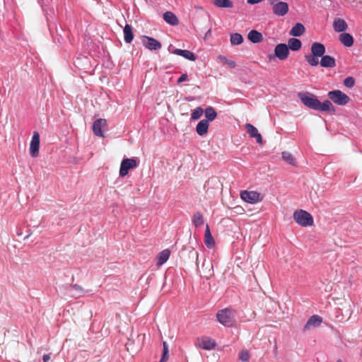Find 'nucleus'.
Wrapping results in <instances>:
<instances>
[{"label":"nucleus","instance_id":"nucleus-1","mask_svg":"<svg viewBox=\"0 0 362 362\" xmlns=\"http://www.w3.org/2000/svg\"><path fill=\"white\" fill-rule=\"evenodd\" d=\"M299 98L302 103L310 109L320 112L335 111V107L329 100L320 102L315 95L310 93H300Z\"/></svg>","mask_w":362,"mask_h":362},{"label":"nucleus","instance_id":"nucleus-2","mask_svg":"<svg viewBox=\"0 0 362 362\" xmlns=\"http://www.w3.org/2000/svg\"><path fill=\"white\" fill-rule=\"evenodd\" d=\"M311 54H306L305 56V61L312 66H317L319 64V58L322 57L326 49L323 44L320 42H314L312 44Z\"/></svg>","mask_w":362,"mask_h":362},{"label":"nucleus","instance_id":"nucleus-3","mask_svg":"<svg viewBox=\"0 0 362 362\" xmlns=\"http://www.w3.org/2000/svg\"><path fill=\"white\" fill-rule=\"evenodd\" d=\"M217 321L226 327H231L235 324V311L230 308L218 310L216 313Z\"/></svg>","mask_w":362,"mask_h":362},{"label":"nucleus","instance_id":"nucleus-4","mask_svg":"<svg viewBox=\"0 0 362 362\" xmlns=\"http://www.w3.org/2000/svg\"><path fill=\"white\" fill-rule=\"evenodd\" d=\"M293 218L295 221L301 226L306 227L313 224L312 215L303 209L295 211L293 213Z\"/></svg>","mask_w":362,"mask_h":362},{"label":"nucleus","instance_id":"nucleus-5","mask_svg":"<svg viewBox=\"0 0 362 362\" xmlns=\"http://www.w3.org/2000/svg\"><path fill=\"white\" fill-rule=\"evenodd\" d=\"M327 96L334 104L339 106H344L350 101V98L340 90L329 91Z\"/></svg>","mask_w":362,"mask_h":362},{"label":"nucleus","instance_id":"nucleus-6","mask_svg":"<svg viewBox=\"0 0 362 362\" xmlns=\"http://www.w3.org/2000/svg\"><path fill=\"white\" fill-rule=\"evenodd\" d=\"M272 6L273 13L279 17L284 16L288 12V4L279 0H267Z\"/></svg>","mask_w":362,"mask_h":362},{"label":"nucleus","instance_id":"nucleus-7","mask_svg":"<svg viewBox=\"0 0 362 362\" xmlns=\"http://www.w3.org/2000/svg\"><path fill=\"white\" fill-rule=\"evenodd\" d=\"M138 165V158L136 157L124 158L120 164L119 175L121 177L126 176L130 169L137 168Z\"/></svg>","mask_w":362,"mask_h":362},{"label":"nucleus","instance_id":"nucleus-8","mask_svg":"<svg viewBox=\"0 0 362 362\" xmlns=\"http://www.w3.org/2000/svg\"><path fill=\"white\" fill-rule=\"evenodd\" d=\"M289 53L288 46L285 43H279L275 47L274 54L269 56V59L271 61L272 59L278 58L284 61L288 58Z\"/></svg>","mask_w":362,"mask_h":362},{"label":"nucleus","instance_id":"nucleus-9","mask_svg":"<svg viewBox=\"0 0 362 362\" xmlns=\"http://www.w3.org/2000/svg\"><path fill=\"white\" fill-rule=\"evenodd\" d=\"M240 198L247 203L257 204L263 199V196L256 191L243 190L240 192Z\"/></svg>","mask_w":362,"mask_h":362},{"label":"nucleus","instance_id":"nucleus-10","mask_svg":"<svg viewBox=\"0 0 362 362\" xmlns=\"http://www.w3.org/2000/svg\"><path fill=\"white\" fill-rule=\"evenodd\" d=\"M40 134L35 131L33 134L32 140L30 144V154L33 158H36L39 155L40 148Z\"/></svg>","mask_w":362,"mask_h":362},{"label":"nucleus","instance_id":"nucleus-11","mask_svg":"<svg viewBox=\"0 0 362 362\" xmlns=\"http://www.w3.org/2000/svg\"><path fill=\"white\" fill-rule=\"evenodd\" d=\"M245 129H246L247 133L249 134V136L251 138L255 139L256 142L257 144H262L263 141H262V135L259 133L257 129L255 126H253L251 124L247 123L245 124Z\"/></svg>","mask_w":362,"mask_h":362},{"label":"nucleus","instance_id":"nucleus-12","mask_svg":"<svg viewBox=\"0 0 362 362\" xmlns=\"http://www.w3.org/2000/svg\"><path fill=\"white\" fill-rule=\"evenodd\" d=\"M322 322V318L320 316L313 315L308 319L306 324L304 325L303 331L305 332L312 327H319Z\"/></svg>","mask_w":362,"mask_h":362},{"label":"nucleus","instance_id":"nucleus-13","mask_svg":"<svg viewBox=\"0 0 362 362\" xmlns=\"http://www.w3.org/2000/svg\"><path fill=\"white\" fill-rule=\"evenodd\" d=\"M107 125V122L105 119H98L93 122V131L95 135L103 137L104 133L103 127Z\"/></svg>","mask_w":362,"mask_h":362},{"label":"nucleus","instance_id":"nucleus-14","mask_svg":"<svg viewBox=\"0 0 362 362\" xmlns=\"http://www.w3.org/2000/svg\"><path fill=\"white\" fill-rule=\"evenodd\" d=\"M66 290L74 298H78L84 295V289L78 284H70Z\"/></svg>","mask_w":362,"mask_h":362},{"label":"nucleus","instance_id":"nucleus-15","mask_svg":"<svg viewBox=\"0 0 362 362\" xmlns=\"http://www.w3.org/2000/svg\"><path fill=\"white\" fill-rule=\"evenodd\" d=\"M146 40V44L144 46L150 50H158L161 48V43L153 37L148 36H144Z\"/></svg>","mask_w":362,"mask_h":362},{"label":"nucleus","instance_id":"nucleus-16","mask_svg":"<svg viewBox=\"0 0 362 362\" xmlns=\"http://www.w3.org/2000/svg\"><path fill=\"white\" fill-rule=\"evenodd\" d=\"M172 52L176 55L182 56V57L189 61L193 62L196 60V56L192 52L189 50L175 49Z\"/></svg>","mask_w":362,"mask_h":362},{"label":"nucleus","instance_id":"nucleus-17","mask_svg":"<svg viewBox=\"0 0 362 362\" xmlns=\"http://www.w3.org/2000/svg\"><path fill=\"white\" fill-rule=\"evenodd\" d=\"M321 66L325 68H333L336 66V60L335 59L329 55H323L321 57L320 62Z\"/></svg>","mask_w":362,"mask_h":362},{"label":"nucleus","instance_id":"nucleus-18","mask_svg":"<svg viewBox=\"0 0 362 362\" xmlns=\"http://www.w3.org/2000/svg\"><path fill=\"white\" fill-rule=\"evenodd\" d=\"M333 28L335 32L342 33L346 30L348 25L344 19L337 18L334 20Z\"/></svg>","mask_w":362,"mask_h":362},{"label":"nucleus","instance_id":"nucleus-19","mask_svg":"<svg viewBox=\"0 0 362 362\" xmlns=\"http://www.w3.org/2000/svg\"><path fill=\"white\" fill-rule=\"evenodd\" d=\"M209 122L208 120L202 119L199 121L196 127V132L199 136H204L207 134Z\"/></svg>","mask_w":362,"mask_h":362},{"label":"nucleus","instance_id":"nucleus-20","mask_svg":"<svg viewBox=\"0 0 362 362\" xmlns=\"http://www.w3.org/2000/svg\"><path fill=\"white\" fill-rule=\"evenodd\" d=\"M164 21L170 25H177L179 20L176 15L171 11H166L163 14Z\"/></svg>","mask_w":362,"mask_h":362},{"label":"nucleus","instance_id":"nucleus-21","mask_svg":"<svg viewBox=\"0 0 362 362\" xmlns=\"http://www.w3.org/2000/svg\"><path fill=\"white\" fill-rule=\"evenodd\" d=\"M204 243L206 246L211 249L214 247L215 241L211 235L209 226L206 225V230L204 233Z\"/></svg>","mask_w":362,"mask_h":362},{"label":"nucleus","instance_id":"nucleus-22","mask_svg":"<svg viewBox=\"0 0 362 362\" xmlns=\"http://www.w3.org/2000/svg\"><path fill=\"white\" fill-rule=\"evenodd\" d=\"M305 27L300 23H297L291 28L289 32V35L293 37H300L305 33Z\"/></svg>","mask_w":362,"mask_h":362},{"label":"nucleus","instance_id":"nucleus-23","mask_svg":"<svg viewBox=\"0 0 362 362\" xmlns=\"http://www.w3.org/2000/svg\"><path fill=\"white\" fill-rule=\"evenodd\" d=\"M247 38L252 43H259L262 41L263 35L260 32L256 30H252L249 32Z\"/></svg>","mask_w":362,"mask_h":362},{"label":"nucleus","instance_id":"nucleus-24","mask_svg":"<svg viewBox=\"0 0 362 362\" xmlns=\"http://www.w3.org/2000/svg\"><path fill=\"white\" fill-rule=\"evenodd\" d=\"M340 42L347 47H350L354 44V37L353 36L347 33H343L339 35Z\"/></svg>","mask_w":362,"mask_h":362},{"label":"nucleus","instance_id":"nucleus-25","mask_svg":"<svg viewBox=\"0 0 362 362\" xmlns=\"http://www.w3.org/2000/svg\"><path fill=\"white\" fill-rule=\"evenodd\" d=\"M124 40L126 43H131L134 39V33L132 25L126 24L124 28Z\"/></svg>","mask_w":362,"mask_h":362},{"label":"nucleus","instance_id":"nucleus-26","mask_svg":"<svg viewBox=\"0 0 362 362\" xmlns=\"http://www.w3.org/2000/svg\"><path fill=\"white\" fill-rule=\"evenodd\" d=\"M170 255V251L165 249L160 252L157 256V264L162 265L168 261Z\"/></svg>","mask_w":362,"mask_h":362},{"label":"nucleus","instance_id":"nucleus-27","mask_svg":"<svg viewBox=\"0 0 362 362\" xmlns=\"http://www.w3.org/2000/svg\"><path fill=\"white\" fill-rule=\"evenodd\" d=\"M288 49L292 51H298L302 46L301 41L297 38H290L288 41Z\"/></svg>","mask_w":362,"mask_h":362},{"label":"nucleus","instance_id":"nucleus-28","mask_svg":"<svg viewBox=\"0 0 362 362\" xmlns=\"http://www.w3.org/2000/svg\"><path fill=\"white\" fill-rule=\"evenodd\" d=\"M204 115L206 117L205 120H208L209 122L214 120L217 116L216 110L211 106L207 107L205 109Z\"/></svg>","mask_w":362,"mask_h":362},{"label":"nucleus","instance_id":"nucleus-29","mask_svg":"<svg viewBox=\"0 0 362 362\" xmlns=\"http://www.w3.org/2000/svg\"><path fill=\"white\" fill-rule=\"evenodd\" d=\"M213 4L218 8H232L233 4L230 0H212Z\"/></svg>","mask_w":362,"mask_h":362},{"label":"nucleus","instance_id":"nucleus-30","mask_svg":"<svg viewBox=\"0 0 362 362\" xmlns=\"http://www.w3.org/2000/svg\"><path fill=\"white\" fill-rule=\"evenodd\" d=\"M192 221L193 224L195 226V227H200L204 223L203 216L199 211H197L194 214L192 218Z\"/></svg>","mask_w":362,"mask_h":362},{"label":"nucleus","instance_id":"nucleus-31","mask_svg":"<svg viewBox=\"0 0 362 362\" xmlns=\"http://www.w3.org/2000/svg\"><path fill=\"white\" fill-rule=\"evenodd\" d=\"M230 41L233 45H239L243 43V37L240 33H233L230 35Z\"/></svg>","mask_w":362,"mask_h":362},{"label":"nucleus","instance_id":"nucleus-32","mask_svg":"<svg viewBox=\"0 0 362 362\" xmlns=\"http://www.w3.org/2000/svg\"><path fill=\"white\" fill-rule=\"evenodd\" d=\"M215 346L216 343L213 339H204L201 344V347L204 350H211Z\"/></svg>","mask_w":362,"mask_h":362},{"label":"nucleus","instance_id":"nucleus-33","mask_svg":"<svg viewBox=\"0 0 362 362\" xmlns=\"http://www.w3.org/2000/svg\"><path fill=\"white\" fill-rule=\"evenodd\" d=\"M281 156L284 160L286 161L287 163L292 165H295L296 160L291 153L287 151H283Z\"/></svg>","mask_w":362,"mask_h":362},{"label":"nucleus","instance_id":"nucleus-34","mask_svg":"<svg viewBox=\"0 0 362 362\" xmlns=\"http://www.w3.org/2000/svg\"><path fill=\"white\" fill-rule=\"evenodd\" d=\"M218 59L220 62L227 64L231 69H234L236 66V64L234 61L228 59L225 56L220 54L218 56Z\"/></svg>","mask_w":362,"mask_h":362},{"label":"nucleus","instance_id":"nucleus-35","mask_svg":"<svg viewBox=\"0 0 362 362\" xmlns=\"http://www.w3.org/2000/svg\"><path fill=\"white\" fill-rule=\"evenodd\" d=\"M203 112H204V110L202 108V107H197L192 112L191 119L197 120V119H199L202 117Z\"/></svg>","mask_w":362,"mask_h":362},{"label":"nucleus","instance_id":"nucleus-36","mask_svg":"<svg viewBox=\"0 0 362 362\" xmlns=\"http://www.w3.org/2000/svg\"><path fill=\"white\" fill-rule=\"evenodd\" d=\"M163 354L160 362H166L168 358V346L166 341L163 342Z\"/></svg>","mask_w":362,"mask_h":362},{"label":"nucleus","instance_id":"nucleus-37","mask_svg":"<svg viewBox=\"0 0 362 362\" xmlns=\"http://www.w3.org/2000/svg\"><path fill=\"white\" fill-rule=\"evenodd\" d=\"M344 85L347 88H353L355 85V79L352 76H348L344 80Z\"/></svg>","mask_w":362,"mask_h":362},{"label":"nucleus","instance_id":"nucleus-38","mask_svg":"<svg viewBox=\"0 0 362 362\" xmlns=\"http://www.w3.org/2000/svg\"><path fill=\"white\" fill-rule=\"evenodd\" d=\"M250 357V354L246 350L242 351L240 354V359L242 362H249Z\"/></svg>","mask_w":362,"mask_h":362},{"label":"nucleus","instance_id":"nucleus-39","mask_svg":"<svg viewBox=\"0 0 362 362\" xmlns=\"http://www.w3.org/2000/svg\"><path fill=\"white\" fill-rule=\"evenodd\" d=\"M187 74L185 73V74H182L177 79V83H180L183 81H185L187 79Z\"/></svg>","mask_w":362,"mask_h":362},{"label":"nucleus","instance_id":"nucleus-40","mask_svg":"<svg viewBox=\"0 0 362 362\" xmlns=\"http://www.w3.org/2000/svg\"><path fill=\"white\" fill-rule=\"evenodd\" d=\"M51 356L50 354H44L42 356V360L44 362H48L50 359Z\"/></svg>","mask_w":362,"mask_h":362},{"label":"nucleus","instance_id":"nucleus-41","mask_svg":"<svg viewBox=\"0 0 362 362\" xmlns=\"http://www.w3.org/2000/svg\"><path fill=\"white\" fill-rule=\"evenodd\" d=\"M211 34V30L209 29L205 34V38H207L208 37H209Z\"/></svg>","mask_w":362,"mask_h":362},{"label":"nucleus","instance_id":"nucleus-42","mask_svg":"<svg viewBox=\"0 0 362 362\" xmlns=\"http://www.w3.org/2000/svg\"><path fill=\"white\" fill-rule=\"evenodd\" d=\"M336 362H343V361L341 359H339Z\"/></svg>","mask_w":362,"mask_h":362}]
</instances>
